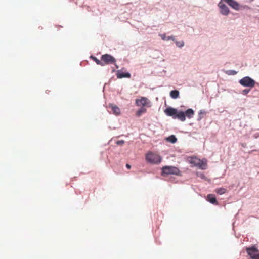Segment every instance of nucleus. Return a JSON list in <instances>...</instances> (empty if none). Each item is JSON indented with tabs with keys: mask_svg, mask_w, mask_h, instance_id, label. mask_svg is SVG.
Here are the masks:
<instances>
[{
	"mask_svg": "<svg viewBox=\"0 0 259 259\" xmlns=\"http://www.w3.org/2000/svg\"><path fill=\"white\" fill-rule=\"evenodd\" d=\"M207 200L208 201L210 202L211 203L213 204H218V202L216 200V198L213 194H208L207 196Z\"/></svg>",
	"mask_w": 259,
	"mask_h": 259,
	"instance_id": "11",
	"label": "nucleus"
},
{
	"mask_svg": "<svg viewBox=\"0 0 259 259\" xmlns=\"http://www.w3.org/2000/svg\"><path fill=\"white\" fill-rule=\"evenodd\" d=\"M147 111L145 108L141 107L136 112V115L138 117H140L142 114L146 113Z\"/></svg>",
	"mask_w": 259,
	"mask_h": 259,
	"instance_id": "15",
	"label": "nucleus"
},
{
	"mask_svg": "<svg viewBox=\"0 0 259 259\" xmlns=\"http://www.w3.org/2000/svg\"><path fill=\"white\" fill-rule=\"evenodd\" d=\"M180 171L175 166H163V176L166 175H179Z\"/></svg>",
	"mask_w": 259,
	"mask_h": 259,
	"instance_id": "4",
	"label": "nucleus"
},
{
	"mask_svg": "<svg viewBox=\"0 0 259 259\" xmlns=\"http://www.w3.org/2000/svg\"><path fill=\"white\" fill-rule=\"evenodd\" d=\"M116 67L117 68H118V66L117 65H116Z\"/></svg>",
	"mask_w": 259,
	"mask_h": 259,
	"instance_id": "23",
	"label": "nucleus"
},
{
	"mask_svg": "<svg viewBox=\"0 0 259 259\" xmlns=\"http://www.w3.org/2000/svg\"><path fill=\"white\" fill-rule=\"evenodd\" d=\"M91 58L97 64L101 65L102 66H104V63H103L102 60H100L96 57L92 56H91Z\"/></svg>",
	"mask_w": 259,
	"mask_h": 259,
	"instance_id": "17",
	"label": "nucleus"
},
{
	"mask_svg": "<svg viewBox=\"0 0 259 259\" xmlns=\"http://www.w3.org/2000/svg\"><path fill=\"white\" fill-rule=\"evenodd\" d=\"M115 143L117 145H122L124 144V141L123 140H115Z\"/></svg>",
	"mask_w": 259,
	"mask_h": 259,
	"instance_id": "21",
	"label": "nucleus"
},
{
	"mask_svg": "<svg viewBox=\"0 0 259 259\" xmlns=\"http://www.w3.org/2000/svg\"><path fill=\"white\" fill-rule=\"evenodd\" d=\"M175 42H176L177 46L178 47H180V48L183 47L184 45V43L183 41H176Z\"/></svg>",
	"mask_w": 259,
	"mask_h": 259,
	"instance_id": "20",
	"label": "nucleus"
},
{
	"mask_svg": "<svg viewBox=\"0 0 259 259\" xmlns=\"http://www.w3.org/2000/svg\"><path fill=\"white\" fill-rule=\"evenodd\" d=\"M101 60L104 63V65L106 64H114L116 62V59L112 56L108 54L102 55Z\"/></svg>",
	"mask_w": 259,
	"mask_h": 259,
	"instance_id": "7",
	"label": "nucleus"
},
{
	"mask_svg": "<svg viewBox=\"0 0 259 259\" xmlns=\"http://www.w3.org/2000/svg\"><path fill=\"white\" fill-rule=\"evenodd\" d=\"M166 115L172 117L174 119H178L183 122L185 121L186 117L191 118L194 115V111L192 109H188L185 112L178 111L177 109L169 107L164 110Z\"/></svg>",
	"mask_w": 259,
	"mask_h": 259,
	"instance_id": "1",
	"label": "nucleus"
},
{
	"mask_svg": "<svg viewBox=\"0 0 259 259\" xmlns=\"http://www.w3.org/2000/svg\"><path fill=\"white\" fill-rule=\"evenodd\" d=\"M251 8L247 5H240V10H251Z\"/></svg>",
	"mask_w": 259,
	"mask_h": 259,
	"instance_id": "19",
	"label": "nucleus"
},
{
	"mask_svg": "<svg viewBox=\"0 0 259 259\" xmlns=\"http://www.w3.org/2000/svg\"><path fill=\"white\" fill-rule=\"evenodd\" d=\"M135 104L137 106L149 108L151 106V101L146 97H141L136 99Z\"/></svg>",
	"mask_w": 259,
	"mask_h": 259,
	"instance_id": "3",
	"label": "nucleus"
},
{
	"mask_svg": "<svg viewBox=\"0 0 259 259\" xmlns=\"http://www.w3.org/2000/svg\"><path fill=\"white\" fill-rule=\"evenodd\" d=\"M187 161L192 164V166H196L201 169H206L207 167V160L205 158L200 159L196 157H188Z\"/></svg>",
	"mask_w": 259,
	"mask_h": 259,
	"instance_id": "2",
	"label": "nucleus"
},
{
	"mask_svg": "<svg viewBox=\"0 0 259 259\" xmlns=\"http://www.w3.org/2000/svg\"><path fill=\"white\" fill-rule=\"evenodd\" d=\"M239 83L243 87L253 88L254 87L255 81L248 76H246L239 80Z\"/></svg>",
	"mask_w": 259,
	"mask_h": 259,
	"instance_id": "5",
	"label": "nucleus"
},
{
	"mask_svg": "<svg viewBox=\"0 0 259 259\" xmlns=\"http://www.w3.org/2000/svg\"><path fill=\"white\" fill-rule=\"evenodd\" d=\"M170 96L173 99H177L179 96V92L178 90H172L170 92Z\"/></svg>",
	"mask_w": 259,
	"mask_h": 259,
	"instance_id": "13",
	"label": "nucleus"
},
{
	"mask_svg": "<svg viewBox=\"0 0 259 259\" xmlns=\"http://www.w3.org/2000/svg\"><path fill=\"white\" fill-rule=\"evenodd\" d=\"M205 111L203 110H200L198 113V120H200L203 117L204 115L205 114Z\"/></svg>",
	"mask_w": 259,
	"mask_h": 259,
	"instance_id": "18",
	"label": "nucleus"
},
{
	"mask_svg": "<svg viewBox=\"0 0 259 259\" xmlns=\"http://www.w3.org/2000/svg\"><path fill=\"white\" fill-rule=\"evenodd\" d=\"M109 107L111 109L113 113L116 115H119L120 114V110L118 107L113 104H110Z\"/></svg>",
	"mask_w": 259,
	"mask_h": 259,
	"instance_id": "10",
	"label": "nucleus"
},
{
	"mask_svg": "<svg viewBox=\"0 0 259 259\" xmlns=\"http://www.w3.org/2000/svg\"><path fill=\"white\" fill-rule=\"evenodd\" d=\"M226 191L227 190L224 188H217L215 190V192L219 195L224 194L226 192Z\"/></svg>",
	"mask_w": 259,
	"mask_h": 259,
	"instance_id": "16",
	"label": "nucleus"
},
{
	"mask_svg": "<svg viewBox=\"0 0 259 259\" xmlns=\"http://www.w3.org/2000/svg\"><path fill=\"white\" fill-rule=\"evenodd\" d=\"M160 36L163 40L168 41L171 40L175 41V39L173 36H166L165 34L160 35Z\"/></svg>",
	"mask_w": 259,
	"mask_h": 259,
	"instance_id": "14",
	"label": "nucleus"
},
{
	"mask_svg": "<svg viewBox=\"0 0 259 259\" xmlns=\"http://www.w3.org/2000/svg\"><path fill=\"white\" fill-rule=\"evenodd\" d=\"M116 75L118 78H130L131 74L130 73H125L121 72L120 70H118L116 73Z\"/></svg>",
	"mask_w": 259,
	"mask_h": 259,
	"instance_id": "9",
	"label": "nucleus"
},
{
	"mask_svg": "<svg viewBox=\"0 0 259 259\" xmlns=\"http://www.w3.org/2000/svg\"><path fill=\"white\" fill-rule=\"evenodd\" d=\"M165 140L174 144L177 142V139L175 137V136L171 135V136H169L168 137L166 138Z\"/></svg>",
	"mask_w": 259,
	"mask_h": 259,
	"instance_id": "12",
	"label": "nucleus"
},
{
	"mask_svg": "<svg viewBox=\"0 0 259 259\" xmlns=\"http://www.w3.org/2000/svg\"><path fill=\"white\" fill-rule=\"evenodd\" d=\"M218 6L220 9V13L224 15L227 16L230 13V10L226 5L220 2L218 4Z\"/></svg>",
	"mask_w": 259,
	"mask_h": 259,
	"instance_id": "8",
	"label": "nucleus"
},
{
	"mask_svg": "<svg viewBox=\"0 0 259 259\" xmlns=\"http://www.w3.org/2000/svg\"><path fill=\"white\" fill-rule=\"evenodd\" d=\"M250 91V89H244L242 91V93L243 95H247Z\"/></svg>",
	"mask_w": 259,
	"mask_h": 259,
	"instance_id": "22",
	"label": "nucleus"
},
{
	"mask_svg": "<svg viewBox=\"0 0 259 259\" xmlns=\"http://www.w3.org/2000/svg\"><path fill=\"white\" fill-rule=\"evenodd\" d=\"M246 250L251 259H259V250L257 248L251 246L246 248Z\"/></svg>",
	"mask_w": 259,
	"mask_h": 259,
	"instance_id": "6",
	"label": "nucleus"
}]
</instances>
